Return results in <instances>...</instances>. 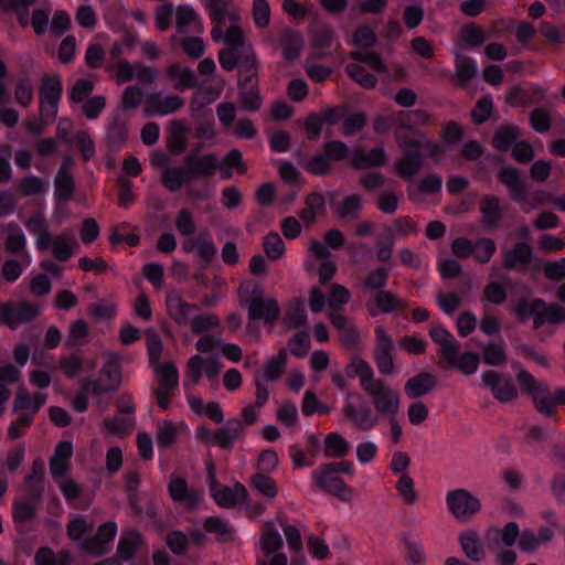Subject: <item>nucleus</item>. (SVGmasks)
Returning a JSON list of instances; mask_svg holds the SVG:
<instances>
[{
	"label": "nucleus",
	"mask_w": 565,
	"mask_h": 565,
	"mask_svg": "<svg viewBox=\"0 0 565 565\" xmlns=\"http://www.w3.org/2000/svg\"><path fill=\"white\" fill-rule=\"evenodd\" d=\"M128 139L127 121L119 115L113 116L106 131V147L109 152L121 149Z\"/></svg>",
	"instance_id": "bb28decb"
},
{
	"label": "nucleus",
	"mask_w": 565,
	"mask_h": 565,
	"mask_svg": "<svg viewBox=\"0 0 565 565\" xmlns=\"http://www.w3.org/2000/svg\"><path fill=\"white\" fill-rule=\"evenodd\" d=\"M342 413L352 427L361 431L372 430L380 422L376 411H373L364 397L355 392L347 394Z\"/></svg>",
	"instance_id": "39448f33"
},
{
	"label": "nucleus",
	"mask_w": 565,
	"mask_h": 565,
	"mask_svg": "<svg viewBox=\"0 0 565 565\" xmlns=\"http://www.w3.org/2000/svg\"><path fill=\"white\" fill-rule=\"evenodd\" d=\"M493 102L490 95L481 96L475 107L472 108L470 116L475 125L484 124L492 115Z\"/></svg>",
	"instance_id": "0e129e2a"
},
{
	"label": "nucleus",
	"mask_w": 565,
	"mask_h": 565,
	"mask_svg": "<svg viewBox=\"0 0 565 565\" xmlns=\"http://www.w3.org/2000/svg\"><path fill=\"white\" fill-rule=\"evenodd\" d=\"M168 491L174 502L188 509H195L203 500V492L199 489L190 488L181 477H171Z\"/></svg>",
	"instance_id": "4468645a"
},
{
	"label": "nucleus",
	"mask_w": 565,
	"mask_h": 565,
	"mask_svg": "<svg viewBox=\"0 0 565 565\" xmlns=\"http://www.w3.org/2000/svg\"><path fill=\"white\" fill-rule=\"evenodd\" d=\"M93 377L84 384V390L93 395L117 390L122 380L120 355H95Z\"/></svg>",
	"instance_id": "20e7f679"
},
{
	"label": "nucleus",
	"mask_w": 565,
	"mask_h": 565,
	"mask_svg": "<svg viewBox=\"0 0 565 565\" xmlns=\"http://www.w3.org/2000/svg\"><path fill=\"white\" fill-rule=\"evenodd\" d=\"M239 302L247 307L248 320H263L271 324L280 317V307L275 298L246 297L239 294Z\"/></svg>",
	"instance_id": "9d476101"
},
{
	"label": "nucleus",
	"mask_w": 565,
	"mask_h": 565,
	"mask_svg": "<svg viewBox=\"0 0 565 565\" xmlns=\"http://www.w3.org/2000/svg\"><path fill=\"white\" fill-rule=\"evenodd\" d=\"M565 321V308L558 303L547 305L543 300V307L539 309L535 319V329L541 328L544 323L559 324Z\"/></svg>",
	"instance_id": "c03bdc74"
},
{
	"label": "nucleus",
	"mask_w": 565,
	"mask_h": 565,
	"mask_svg": "<svg viewBox=\"0 0 565 565\" xmlns=\"http://www.w3.org/2000/svg\"><path fill=\"white\" fill-rule=\"evenodd\" d=\"M279 42L285 60L292 62L300 56L303 38L299 31L286 28Z\"/></svg>",
	"instance_id": "72a5a7b5"
},
{
	"label": "nucleus",
	"mask_w": 565,
	"mask_h": 565,
	"mask_svg": "<svg viewBox=\"0 0 565 565\" xmlns=\"http://www.w3.org/2000/svg\"><path fill=\"white\" fill-rule=\"evenodd\" d=\"M362 210V196L354 193L348 195L342 202L334 205V214L340 220H356Z\"/></svg>",
	"instance_id": "37998d69"
},
{
	"label": "nucleus",
	"mask_w": 565,
	"mask_h": 565,
	"mask_svg": "<svg viewBox=\"0 0 565 565\" xmlns=\"http://www.w3.org/2000/svg\"><path fill=\"white\" fill-rule=\"evenodd\" d=\"M188 175L184 168H166L162 172V185L170 192L179 191Z\"/></svg>",
	"instance_id": "e2e57ef3"
},
{
	"label": "nucleus",
	"mask_w": 565,
	"mask_h": 565,
	"mask_svg": "<svg viewBox=\"0 0 565 565\" xmlns=\"http://www.w3.org/2000/svg\"><path fill=\"white\" fill-rule=\"evenodd\" d=\"M312 479L318 488L341 500L348 501L353 495L352 489L343 482L332 468H330L329 463H323L313 470Z\"/></svg>",
	"instance_id": "9b49d317"
},
{
	"label": "nucleus",
	"mask_w": 565,
	"mask_h": 565,
	"mask_svg": "<svg viewBox=\"0 0 565 565\" xmlns=\"http://www.w3.org/2000/svg\"><path fill=\"white\" fill-rule=\"evenodd\" d=\"M282 537L271 521H266L260 527L259 548L265 556L277 553L282 547Z\"/></svg>",
	"instance_id": "c85d7f7f"
},
{
	"label": "nucleus",
	"mask_w": 565,
	"mask_h": 565,
	"mask_svg": "<svg viewBox=\"0 0 565 565\" xmlns=\"http://www.w3.org/2000/svg\"><path fill=\"white\" fill-rule=\"evenodd\" d=\"M243 431V424L238 419L228 420L214 433V444L221 448H232Z\"/></svg>",
	"instance_id": "e433bc0d"
},
{
	"label": "nucleus",
	"mask_w": 565,
	"mask_h": 565,
	"mask_svg": "<svg viewBox=\"0 0 565 565\" xmlns=\"http://www.w3.org/2000/svg\"><path fill=\"white\" fill-rule=\"evenodd\" d=\"M520 134L521 131L518 126H500L492 137V146L498 151L505 152L511 148L512 145L518 142Z\"/></svg>",
	"instance_id": "ea45409f"
},
{
	"label": "nucleus",
	"mask_w": 565,
	"mask_h": 565,
	"mask_svg": "<svg viewBox=\"0 0 565 565\" xmlns=\"http://www.w3.org/2000/svg\"><path fill=\"white\" fill-rule=\"evenodd\" d=\"M46 396L42 393L29 394L24 388H20L17 393L13 409L15 412L25 411V414L35 413L45 404Z\"/></svg>",
	"instance_id": "4c0bfd02"
},
{
	"label": "nucleus",
	"mask_w": 565,
	"mask_h": 565,
	"mask_svg": "<svg viewBox=\"0 0 565 565\" xmlns=\"http://www.w3.org/2000/svg\"><path fill=\"white\" fill-rule=\"evenodd\" d=\"M345 73L352 78L355 83L361 85L365 89H372L377 84V78L375 75L369 73L363 66L356 63H351L345 66Z\"/></svg>",
	"instance_id": "4d7b16f0"
},
{
	"label": "nucleus",
	"mask_w": 565,
	"mask_h": 565,
	"mask_svg": "<svg viewBox=\"0 0 565 565\" xmlns=\"http://www.w3.org/2000/svg\"><path fill=\"white\" fill-rule=\"evenodd\" d=\"M68 241H74V236L71 233L63 232L52 242V255L58 262H66L74 254L73 249L67 244Z\"/></svg>",
	"instance_id": "680f3d73"
},
{
	"label": "nucleus",
	"mask_w": 565,
	"mask_h": 565,
	"mask_svg": "<svg viewBox=\"0 0 565 565\" xmlns=\"http://www.w3.org/2000/svg\"><path fill=\"white\" fill-rule=\"evenodd\" d=\"M237 86L239 89L248 86H258L259 62L252 47L241 53V62L238 64Z\"/></svg>",
	"instance_id": "a211bd4d"
},
{
	"label": "nucleus",
	"mask_w": 565,
	"mask_h": 565,
	"mask_svg": "<svg viewBox=\"0 0 565 565\" xmlns=\"http://www.w3.org/2000/svg\"><path fill=\"white\" fill-rule=\"evenodd\" d=\"M477 75V67L473 60L462 54H456V73L454 75V83L458 87H466V85Z\"/></svg>",
	"instance_id": "a19ab883"
},
{
	"label": "nucleus",
	"mask_w": 565,
	"mask_h": 565,
	"mask_svg": "<svg viewBox=\"0 0 565 565\" xmlns=\"http://www.w3.org/2000/svg\"><path fill=\"white\" fill-rule=\"evenodd\" d=\"M185 127L182 120L174 119L168 126L167 149L171 154H181L188 146Z\"/></svg>",
	"instance_id": "c9c22d12"
},
{
	"label": "nucleus",
	"mask_w": 565,
	"mask_h": 565,
	"mask_svg": "<svg viewBox=\"0 0 565 565\" xmlns=\"http://www.w3.org/2000/svg\"><path fill=\"white\" fill-rule=\"evenodd\" d=\"M95 363V355H63L60 369L66 376L87 383L93 377Z\"/></svg>",
	"instance_id": "f8f14e48"
},
{
	"label": "nucleus",
	"mask_w": 565,
	"mask_h": 565,
	"mask_svg": "<svg viewBox=\"0 0 565 565\" xmlns=\"http://www.w3.org/2000/svg\"><path fill=\"white\" fill-rule=\"evenodd\" d=\"M395 489L402 503L414 505L418 501L419 494L415 488V481L409 475L399 476Z\"/></svg>",
	"instance_id": "09e8293b"
},
{
	"label": "nucleus",
	"mask_w": 565,
	"mask_h": 565,
	"mask_svg": "<svg viewBox=\"0 0 565 565\" xmlns=\"http://www.w3.org/2000/svg\"><path fill=\"white\" fill-rule=\"evenodd\" d=\"M149 366L154 376L151 395L154 397L157 405L162 411H167L179 390L178 369L174 362L163 359L162 355H150Z\"/></svg>",
	"instance_id": "7ed1b4c3"
},
{
	"label": "nucleus",
	"mask_w": 565,
	"mask_h": 565,
	"mask_svg": "<svg viewBox=\"0 0 565 565\" xmlns=\"http://www.w3.org/2000/svg\"><path fill=\"white\" fill-rule=\"evenodd\" d=\"M430 338L439 345V353H458L459 347L454 335L441 326H433Z\"/></svg>",
	"instance_id": "8fccbe9b"
},
{
	"label": "nucleus",
	"mask_w": 565,
	"mask_h": 565,
	"mask_svg": "<svg viewBox=\"0 0 565 565\" xmlns=\"http://www.w3.org/2000/svg\"><path fill=\"white\" fill-rule=\"evenodd\" d=\"M404 557L408 565H424L426 555L423 544L414 539L404 541Z\"/></svg>",
	"instance_id": "69168bd1"
},
{
	"label": "nucleus",
	"mask_w": 565,
	"mask_h": 565,
	"mask_svg": "<svg viewBox=\"0 0 565 565\" xmlns=\"http://www.w3.org/2000/svg\"><path fill=\"white\" fill-rule=\"evenodd\" d=\"M184 106V100L178 95H170L164 98L158 93L148 95L145 103V113L148 116H166L173 114Z\"/></svg>",
	"instance_id": "aec40b11"
},
{
	"label": "nucleus",
	"mask_w": 565,
	"mask_h": 565,
	"mask_svg": "<svg viewBox=\"0 0 565 565\" xmlns=\"http://www.w3.org/2000/svg\"><path fill=\"white\" fill-rule=\"evenodd\" d=\"M481 377L499 402L509 403L518 397V390L509 376L497 371H487L482 373Z\"/></svg>",
	"instance_id": "ddd939ff"
},
{
	"label": "nucleus",
	"mask_w": 565,
	"mask_h": 565,
	"mask_svg": "<svg viewBox=\"0 0 565 565\" xmlns=\"http://www.w3.org/2000/svg\"><path fill=\"white\" fill-rule=\"evenodd\" d=\"M533 258L532 246L526 242H518L512 248L502 252V267L507 270H524Z\"/></svg>",
	"instance_id": "6ab92c4d"
},
{
	"label": "nucleus",
	"mask_w": 565,
	"mask_h": 565,
	"mask_svg": "<svg viewBox=\"0 0 565 565\" xmlns=\"http://www.w3.org/2000/svg\"><path fill=\"white\" fill-rule=\"evenodd\" d=\"M446 504L451 515L459 522L469 521L481 509L480 500L463 488L448 491Z\"/></svg>",
	"instance_id": "6e6552de"
},
{
	"label": "nucleus",
	"mask_w": 565,
	"mask_h": 565,
	"mask_svg": "<svg viewBox=\"0 0 565 565\" xmlns=\"http://www.w3.org/2000/svg\"><path fill=\"white\" fill-rule=\"evenodd\" d=\"M387 161L388 157L383 147H375L366 151L362 146H358L350 157V167L359 171L369 170L383 167Z\"/></svg>",
	"instance_id": "dca6fc26"
},
{
	"label": "nucleus",
	"mask_w": 565,
	"mask_h": 565,
	"mask_svg": "<svg viewBox=\"0 0 565 565\" xmlns=\"http://www.w3.org/2000/svg\"><path fill=\"white\" fill-rule=\"evenodd\" d=\"M140 544L141 535L136 530H127L119 540L117 554L120 559L128 561L134 557Z\"/></svg>",
	"instance_id": "de8ad7c7"
},
{
	"label": "nucleus",
	"mask_w": 565,
	"mask_h": 565,
	"mask_svg": "<svg viewBox=\"0 0 565 565\" xmlns=\"http://www.w3.org/2000/svg\"><path fill=\"white\" fill-rule=\"evenodd\" d=\"M459 36L471 49L481 46L487 40L484 31L475 22L463 24L460 28Z\"/></svg>",
	"instance_id": "3c124183"
},
{
	"label": "nucleus",
	"mask_w": 565,
	"mask_h": 565,
	"mask_svg": "<svg viewBox=\"0 0 565 565\" xmlns=\"http://www.w3.org/2000/svg\"><path fill=\"white\" fill-rule=\"evenodd\" d=\"M189 434V427L183 420H158L156 425V441L159 448H168Z\"/></svg>",
	"instance_id": "f3484780"
},
{
	"label": "nucleus",
	"mask_w": 565,
	"mask_h": 565,
	"mask_svg": "<svg viewBox=\"0 0 565 565\" xmlns=\"http://www.w3.org/2000/svg\"><path fill=\"white\" fill-rule=\"evenodd\" d=\"M350 445L338 433H330L324 438V455L332 458H342L349 451Z\"/></svg>",
	"instance_id": "603ef678"
},
{
	"label": "nucleus",
	"mask_w": 565,
	"mask_h": 565,
	"mask_svg": "<svg viewBox=\"0 0 565 565\" xmlns=\"http://www.w3.org/2000/svg\"><path fill=\"white\" fill-rule=\"evenodd\" d=\"M460 545L468 558L473 562H480L484 558L486 553L482 548L478 534L472 530L462 532L459 536Z\"/></svg>",
	"instance_id": "79ce46f5"
},
{
	"label": "nucleus",
	"mask_w": 565,
	"mask_h": 565,
	"mask_svg": "<svg viewBox=\"0 0 565 565\" xmlns=\"http://www.w3.org/2000/svg\"><path fill=\"white\" fill-rule=\"evenodd\" d=\"M72 160H65L54 180L55 185V198L58 202H68L75 191V182L73 175L66 170V163H71Z\"/></svg>",
	"instance_id": "2f4dec72"
},
{
	"label": "nucleus",
	"mask_w": 565,
	"mask_h": 565,
	"mask_svg": "<svg viewBox=\"0 0 565 565\" xmlns=\"http://www.w3.org/2000/svg\"><path fill=\"white\" fill-rule=\"evenodd\" d=\"M348 376H358L361 388L371 398L380 416L397 415L401 409V395L388 383L374 377L372 367L362 359L355 358L347 369Z\"/></svg>",
	"instance_id": "f257e3e1"
},
{
	"label": "nucleus",
	"mask_w": 565,
	"mask_h": 565,
	"mask_svg": "<svg viewBox=\"0 0 565 565\" xmlns=\"http://www.w3.org/2000/svg\"><path fill=\"white\" fill-rule=\"evenodd\" d=\"M207 481L211 495L217 505L228 509L247 502V489L239 483H236L233 488L218 483L212 463L207 465Z\"/></svg>",
	"instance_id": "0eeeda50"
},
{
	"label": "nucleus",
	"mask_w": 565,
	"mask_h": 565,
	"mask_svg": "<svg viewBox=\"0 0 565 565\" xmlns=\"http://www.w3.org/2000/svg\"><path fill=\"white\" fill-rule=\"evenodd\" d=\"M73 455L71 441H60L50 459V473L54 480L65 477L70 470V461Z\"/></svg>",
	"instance_id": "a878e982"
},
{
	"label": "nucleus",
	"mask_w": 565,
	"mask_h": 565,
	"mask_svg": "<svg viewBox=\"0 0 565 565\" xmlns=\"http://www.w3.org/2000/svg\"><path fill=\"white\" fill-rule=\"evenodd\" d=\"M44 463L36 459L32 463L30 475L25 477L24 484L29 495L33 499L40 498L43 492Z\"/></svg>",
	"instance_id": "a18cd8bd"
},
{
	"label": "nucleus",
	"mask_w": 565,
	"mask_h": 565,
	"mask_svg": "<svg viewBox=\"0 0 565 565\" xmlns=\"http://www.w3.org/2000/svg\"><path fill=\"white\" fill-rule=\"evenodd\" d=\"M439 367L455 369L465 375L473 374L479 366L478 355H443L438 361Z\"/></svg>",
	"instance_id": "7c9ffc66"
},
{
	"label": "nucleus",
	"mask_w": 565,
	"mask_h": 565,
	"mask_svg": "<svg viewBox=\"0 0 565 565\" xmlns=\"http://www.w3.org/2000/svg\"><path fill=\"white\" fill-rule=\"evenodd\" d=\"M39 315V306L29 301H7L0 303V324L9 327L11 330L32 322Z\"/></svg>",
	"instance_id": "1a4fd4ad"
},
{
	"label": "nucleus",
	"mask_w": 565,
	"mask_h": 565,
	"mask_svg": "<svg viewBox=\"0 0 565 565\" xmlns=\"http://www.w3.org/2000/svg\"><path fill=\"white\" fill-rule=\"evenodd\" d=\"M423 164L424 156L420 150H409L395 160L394 170L399 178L412 181L422 170Z\"/></svg>",
	"instance_id": "5701e85b"
},
{
	"label": "nucleus",
	"mask_w": 565,
	"mask_h": 565,
	"mask_svg": "<svg viewBox=\"0 0 565 565\" xmlns=\"http://www.w3.org/2000/svg\"><path fill=\"white\" fill-rule=\"evenodd\" d=\"M542 307L543 299L535 298L532 301H529L522 298L514 307L513 312L521 322H525L532 318L533 327L535 328V319L537 317L539 309Z\"/></svg>",
	"instance_id": "5fc2aeb1"
},
{
	"label": "nucleus",
	"mask_w": 565,
	"mask_h": 565,
	"mask_svg": "<svg viewBox=\"0 0 565 565\" xmlns=\"http://www.w3.org/2000/svg\"><path fill=\"white\" fill-rule=\"evenodd\" d=\"M71 555L65 551L55 553L44 547L35 554L36 565H71Z\"/></svg>",
	"instance_id": "052dcab7"
},
{
	"label": "nucleus",
	"mask_w": 565,
	"mask_h": 565,
	"mask_svg": "<svg viewBox=\"0 0 565 565\" xmlns=\"http://www.w3.org/2000/svg\"><path fill=\"white\" fill-rule=\"evenodd\" d=\"M169 316L178 323L185 324L192 310H199L196 305L185 302L177 292L169 294L166 300Z\"/></svg>",
	"instance_id": "f704fd0d"
},
{
	"label": "nucleus",
	"mask_w": 565,
	"mask_h": 565,
	"mask_svg": "<svg viewBox=\"0 0 565 565\" xmlns=\"http://www.w3.org/2000/svg\"><path fill=\"white\" fill-rule=\"evenodd\" d=\"M217 167V158L213 153L204 154L200 158L188 154L184 158V169L188 178H210L214 175Z\"/></svg>",
	"instance_id": "4be33fe9"
},
{
	"label": "nucleus",
	"mask_w": 565,
	"mask_h": 565,
	"mask_svg": "<svg viewBox=\"0 0 565 565\" xmlns=\"http://www.w3.org/2000/svg\"><path fill=\"white\" fill-rule=\"evenodd\" d=\"M220 370V363L214 355H192L188 361L186 377L192 384H196L204 376L215 379Z\"/></svg>",
	"instance_id": "2eb2a0df"
},
{
	"label": "nucleus",
	"mask_w": 565,
	"mask_h": 565,
	"mask_svg": "<svg viewBox=\"0 0 565 565\" xmlns=\"http://www.w3.org/2000/svg\"><path fill=\"white\" fill-rule=\"evenodd\" d=\"M62 82L58 75H44L40 87V119L43 124L54 121L62 95Z\"/></svg>",
	"instance_id": "423d86ee"
},
{
	"label": "nucleus",
	"mask_w": 565,
	"mask_h": 565,
	"mask_svg": "<svg viewBox=\"0 0 565 565\" xmlns=\"http://www.w3.org/2000/svg\"><path fill=\"white\" fill-rule=\"evenodd\" d=\"M479 211L481 213L480 224L486 230H493L499 226L503 212L498 196L492 194L482 196L479 203Z\"/></svg>",
	"instance_id": "b1692460"
},
{
	"label": "nucleus",
	"mask_w": 565,
	"mask_h": 565,
	"mask_svg": "<svg viewBox=\"0 0 565 565\" xmlns=\"http://www.w3.org/2000/svg\"><path fill=\"white\" fill-rule=\"evenodd\" d=\"M545 98V90L536 86L527 93L521 85H513L504 96V102L510 107H526L534 103H541Z\"/></svg>",
	"instance_id": "393cba45"
},
{
	"label": "nucleus",
	"mask_w": 565,
	"mask_h": 565,
	"mask_svg": "<svg viewBox=\"0 0 565 565\" xmlns=\"http://www.w3.org/2000/svg\"><path fill=\"white\" fill-rule=\"evenodd\" d=\"M263 248L269 259L277 260L284 255L285 243L278 233L270 232L264 237Z\"/></svg>",
	"instance_id": "774afa93"
},
{
	"label": "nucleus",
	"mask_w": 565,
	"mask_h": 565,
	"mask_svg": "<svg viewBox=\"0 0 565 565\" xmlns=\"http://www.w3.org/2000/svg\"><path fill=\"white\" fill-rule=\"evenodd\" d=\"M285 355L273 356L263 369L256 372L255 377L262 379V381L267 383L276 381L285 370Z\"/></svg>",
	"instance_id": "6e6d98bb"
},
{
	"label": "nucleus",
	"mask_w": 565,
	"mask_h": 565,
	"mask_svg": "<svg viewBox=\"0 0 565 565\" xmlns=\"http://www.w3.org/2000/svg\"><path fill=\"white\" fill-rule=\"evenodd\" d=\"M199 353H242L237 344L225 343L213 334H203L195 343Z\"/></svg>",
	"instance_id": "473e14b6"
},
{
	"label": "nucleus",
	"mask_w": 565,
	"mask_h": 565,
	"mask_svg": "<svg viewBox=\"0 0 565 565\" xmlns=\"http://www.w3.org/2000/svg\"><path fill=\"white\" fill-rule=\"evenodd\" d=\"M206 532L216 535L217 540L226 542L233 539V529L225 520L210 516L204 521Z\"/></svg>",
	"instance_id": "bf43d9fd"
},
{
	"label": "nucleus",
	"mask_w": 565,
	"mask_h": 565,
	"mask_svg": "<svg viewBox=\"0 0 565 565\" xmlns=\"http://www.w3.org/2000/svg\"><path fill=\"white\" fill-rule=\"evenodd\" d=\"M513 369L522 392L532 398L535 408L541 414L550 416L558 404H565V387H558L552 394L546 383L536 380L522 366L514 365Z\"/></svg>",
	"instance_id": "f03ea898"
},
{
	"label": "nucleus",
	"mask_w": 565,
	"mask_h": 565,
	"mask_svg": "<svg viewBox=\"0 0 565 565\" xmlns=\"http://www.w3.org/2000/svg\"><path fill=\"white\" fill-rule=\"evenodd\" d=\"M250 482L253 488L267 499H274L278 493L276 482L266 473H255Z\"/></svg>",
	"instance_id": "338daca9"
},
{
	"label": "nucleus",
	"mask_w": 565,
	"mask_h": 565,
	"mask_svg": "<svg viewBox=\"0 0 565 565\" xmlns=\"http://www.w3.org/2000/svg\"><path fill=\"white\" fill-rule=\"evenodd\" d=\"M28 362V355H15L14 362L0 359V383L13 384L21 377L20 369Z\"/></svg>",
	"instance_id": "49530a36"
},
{
	"label": "nucleus",
	"mask_w": 565,
	"mask_h": 565,
	"mask_svg": "<svg viewBox=\"0 0 565 565\" xmlns=\"http://www.w3.org/2000/svg\"><path fill=\"white\" fill-rule=\"evenodd\" d=\"M498 180L508 188L512 201L522 202L527 198V189L521 180L519 169L511 166L501 168L498 172Z\"/></svg>",
	"instance_id": "412c9836"
},
{
	"label": "nucleus",
	"mask_w": 565,
	"mask_h": 565,
	"mask_svg": "<svg viewBox=\"0 0 565 565\" xmlns=\"http://www.w3.org/2000/svg\"><path fill=\"white\" fill-rule=\"evenodd\" d=\"M241 108L246 111H257L263 105V97L258 86H248L238 93Z\"/></svg>",
	"instance_id": "13d9d810"
},
{
	"label": "nucleus",
	"mask_w": 565,
	"mask_h": 565,
	"mask_svg": "<svg viewBox=\"0 0 565 565\" xmlns=\"http://www.w3.org/2000/svg\"><path fill=\"white\" fill-rule=\"evenodd\" d=\"M436 384L437 379L435 375L422 372L407 380L404 391L407 397L419 398L430 393L435 388Z\"/></svg>",
	"instance_id": "cd10ccee"
},
{
	"label": "nucleus",
	"mask_w": 565,
	"mask_h": 565,
	"mask_svg": "<svg viewBox=\"0 0 565 565\" xmlns=\"http://www.w3.org/2000/svg\"><path fill=\"white\" fill-rule=\"evenodd\" d=\"M117 533V525L115 522H106L99 526L96 535L90 541L83 544V547L92 554L102 555Z\"/></svg>",
	"instance_id": "c756f323"
},
{
	"label": "nucleus",
	"mask_w": 565,
	"mask_h": 565,
	"mask_svg": "<svg viewBox=\"0 0 565 565\" xmlns=\"http://www.w3.org/2000/svg\"><path fill=\"white\" fill-rule=\"evenodd\" d=\"M89 339L88 324L85 320L73 321L68 327V332L64 342L66 350H74L85 345Z\"/></svg>",
	"instance_id": "58836bf2"
},
{
	"label": "nucleus",
	"mask_w": 565,
	"mask_h": 565,
	"mask_svg": "<svg viewBox=\"0 0 565 565\" xmlns=\"http://www.w3.org/2000/svg\"><path fill=\"white\" fill-rule=\"evenodd\" d=\"M375 302L379 309L384 313H391L395 310H405L407 308L406 301L388 290H380L375 296Z\"/></svg>",
	"instance_id": "864d4df0"
}]
</instances>
